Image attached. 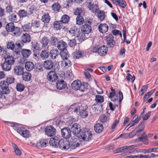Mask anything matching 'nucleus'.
<instances>
[{
	"instance_id": "nucleus-1",
	"label": "nucleus",
	"mask_w": 158,
	"mask_h": 158,
	"mask_svg": "<svg viewBox=\"0 0 158 158\" xmlns=\"http://www.w3.org/2000/svg\"><path fill=\"white\" fill-rule=\"evenodd\" d=\"M5 61L1 64L2 69L5 71H9L10 70L12 65L15 63L14 58L10 56H7L5 58Z\"/></svg>"
},
{
	"instance_id": "nucleus-2",
	"label": "nucleus",
	"mask_w": 158,
	"mask_h": 158,
	"mask_svg": "<svg viewBox=\"0 0 158 158\" xmlns=\"http://www.w3.org/2000/svg\"><path fill=\"white\" fill-rule=\"evenodd\" d=\"M80 136L84 141H88L91 140L92 135L89 129H85L82 131Z\"/></svg>"
},
{
	"instance_id": "nucleus-3",
	"label": "nucleus",
	"mask_w": 158,
	"mask_h": 158,
	"mask_svg": "<svg viewBox=\"0 0 158 158\" xmlns=\"http://www.w3.org/2000/svg\"><path fill=\"white\" fill-rule=\"evenodd\" d=\"M58 145L61 149L67 150L69 148L70 143L69 141L66 139L64 140L61 139L59 140Z\"/></svg>"
},
{
	"instance_id": "nucleus-4",
	"label": "nucleus",
	"mask_w": 158,
	"mask_h": 158,
	"mask_svg": "<svg viewBox=\"0 0 158 158\" xmlns=\"http://www.w3.org/2000/svg\"><path fill=\"white\" fill-rule=\"evenodd\" d=\"M17 132L24 138H28L30 135L29 131L25 128L19 127L16 129Z\"/></svg>"
},
{
	"instance_id": "nucleus-5",
	"label": "nucleus",
	"mask_w": 158,
	"mask_h": 158,
	"mask_svg": "<svg viewBox=\"0 0 158 158\" xmlns=\"http://www.w3.org/2000/svg\"><path fill=\"white\" fill-rule=\"evenodd\" d=\"M105 38L107 44L109 47L113 48L114 46L115 42L114 40V37L112 35L109 34L105 37Z\"/></svg>"
},
{
	"instance_id": "nucleus-6",
	"label": "nucleus",
	"mask_w": 158,
	"mask_h": 158,
	"mask_svg": "<svg viewBox=\"0 0 158 158\" xmlns=\"http://www.w3.org/2000/svg\"><path fill=\"white\" fill-rule=\"evenodd\" d=\"M47 78L48 81L53 82L57 80L58 76L55 71H51L48 73Z\"/></svg>"
},
{
	"instance_id": "nucleus-7",
	"label": "nucleus",
	"mask_w": 158,
	"mask_h": 158,
	"mask_svg": "<svg viewBox=\"0 0 158 158\" xmlns=\"http://www.w3.org/2000/svg\"><path fill=\"white\" fill-rule=\"evenodd\" d=\"M46 134L49 136H52L56 134V129L52 126H48L45 129Z\"/></svg>"
},
{
	"instance_id": "nucleus-8",
	"label": "nucleus",
	"mask_w": 158,
	"mask_h": 158,
	"mask_svg": "<svg viewBox=\"0 0 158 158\" xmlns=\"http://www.w3.org/2000/svg\"><path fill=\"white\" fill-rule=\"evenodd\" d=\"M88 3V8L92 12L95 13L99 10L98 6L96 4H94L91 2Z\"/></svg>"
},
{
	"instance_id": "nucleus-9",
	"label": "nucleus",
	"mask_w": 158,
	"mask_h": 158,
	"mask_svg": "<svg viewBox=\"0 0 158 158\" xmlns=\"http://www.w3.org/2000/svg\"><path fill=\"white\" fill-rule=\"evenodd\" d=\"M72 133L74 135H78L81 131L80 125L77 123H74L72 125L71 128Z\"/></svg>"
},
{
	"instance_id": "nucleus-10",
	"label": "nucleus",
	"mask_w": 158,
	"mask_h": 158,
	"mask_svg": "<svg viewBox=\"0 0 158 158\" xmlns=\"http://www.w3.org/2000/svg\"><path fill=\"white\" fill-rule=\"evenodd\" d=\"M107 47L104 45L99 47L98 51V54L102 56H104L106 55L108 52Z\"/></svg>"
},
{
	"instance_id": "nucleus-11",
	"label": "nucleus",
	"mask_w": 158,
	"mask_h": 158,
	"mask_svg": "<svg viewBox=\"0 0 158 158\" xmlns=\"http://www.w3.org/2000/svg\"><path fill=\"white\" fill-rule=\"evenodd\" d=\"M43 65L46 70H50L53 68L54 64L51 60H47L44 62Z\"/></svg>"
},
{
	"instance_id": "nucleus-12",
	"label": "nucleus",
	"mask_w": 158,
	"mask_h": 158,
	"mask_svg": "<svg viewBox=\"0 0 158 158\" xmlns=\"http://www.w3.org/2000/svg\"><path fill=\"white\" fill-rule=\"evenodd\" d=\"M61 131L62 136L66 139L71 136V131L69 129L64 128L61 129Z\"/></svg>"
},
{
	"instance_id": "nucleus-13",
	"label": "nucleus",
	"mask_w": 158,
	"mask_h": 158,
	"mask_svg": "<svg viewBox=\"0 0 158 158\" xmlns=\"http://www.w3.org/2000/svg\"><path fill=\"white\" fill-rule=\"evenodd\" d=\"M49 42V41L48 38L45 36L44 37L40 40L42 48L43 49L49 48V47L48 45Z\"/></svg>"
},
{
	"instance_id": "nucleus-14",
	"label": "nucleus",
	"mask_w": 158,
	"mask_h": 158,
	"mask_svg": "<svg viewBox=\"0 0 158 158\" xmlns=\"http://www.w3.org/2000/svg\"><path fill=\"white\" fill-rule=\"evenodd\" d=\"M81 30L82 32L88 34L91 31L92 28L89 24H85L81 26Z\"/></svg>"
},
{
	"instance_id": "nucleus-15",
	"label": "nucleus",
	"mask_w": 158,
	"mask_h": 158,
	"mask_svg": "<svg viewBox=\"0 0 158 158\" xmlns=\"http://www.w3.org/2000/svg\"><path fill=\"white\" fill-rule=\"evenodd\" d=\"M80 105L78 103H74L72 105L69 107V110L72 113L77 112L80 110Z\"/></svg>"
},
{
	"instance_id": "nucleus-16",
	"label": "nucleus",
	"mask_w": 158,
	"mask_h": 158,
	"mask_svg": "<svg viewBox=\"0 0 158 158\" xmlns=\"http://www.w3.org/2000/svg\"><path fill=\"white\" fill-rule=\"evenodd\" d=\"M9 85L5 80L2 81L0 83V86L1 89L5 92V94L8 93L9 92Z\"/></svg>"
},
{
	"instance_id": "nucleus-17",
	"label": "nucleus",
	"mask_w": 158,
	"mask_h": 158,
	"mask_svg": "<svg viewBox=\"0 0 158 158\" xmlns=\"http://www.w3.org/2000/svg\"><path fill=\"white\" fill-rule=\"evenodd\" d=\"M59 138L56 136H55L53 138H51L49 141V143L50 145L55 148L58 147V143L59 141Z\"/></svg>"
},
{
	"instance_id": "nucleus-18",
	"label": "nucleus",
	"mask_w": 158,
	"mask_h": 158,
	"mask_svg": "<svg viewBox=\"0 0 158 158\" xmlns=\"http://www.w3.org/2000/svg\"><path fill=\"white\" fill-rule=\"evenodd\" d=\"M109 27L106 23L100 24L98 27V30L100 32L102 33L107 32L108 30Z\"/></svg>"
},
{
	"instance_id": "nucleus-19",
	"label": "nucleus",
	"mask_w": 158,
	"mask_h": 158,
	"mask_svg": "<svg viewBox=\"0 0 158 158\" xmlns=\"http://www.w3.org/2000/svg\"><path fill=\"white\" fill-rule=\"evenodd\" d=\"M23 69L24 68L22 66H16L14 69V72L18 75H21L24 73Z\"/></svg>"
},
{
	"instance_id": "nucleus-20",
	"label": "nucleus",
	"mask_w": 158,
	"mask_h": 158,
	"mask_svg": "<svg viewBox=\"0 0 158 158\" xmlns=\"http://www.w3.org/2000/svg\"><path fill=\"white\" fill-rule=\"evenodd\" d=\"M103 129V125L101 123H97L94 126V129L95 132L98 133L102 132Z\"/></svg>"
},
{
	"instance_id": "nucleus-21",
	"label": "nucleus",
	"mask_w": 158,
	"mask_h": 158,
	"mask_svg": "<svg viewBox=\"0 0 158 158\" xmlns=\"http://www.w3.org/2000/svg\"><path fill=\"white\" fill-rule=\"evenodd\" d=\"M67 47V44L63 40H60L58 42L57 47L61 51L66 49Z\"/></svg>"
},
{
	"instance_id": "nucleus-22",
	"label": "nucleus",
	"mask_w": 158,
	"mask_h": 158,
	"mask_svg": "<svg viewBox=\"0 0 158 158\" xmlns=\"http://www.w3.org/2000/svg\"><path fill=\"white\" fill-rule=\"evenodd\" d=\"M79 32V30L75 26L72 27L69 31V32L72 36H75L78 35Z\"/></svg>"
},
{
	"instance_id": "nucleus-23",
	"label": "nucleus",
	"mask_w": 158,
	"mask_h": 158,
	"mask_svg": "<svg viewBox=\"0 0 158 158\" xmlns=\"http://www.w3.org/2000/svg\"><path fill=\"white\" fill-rule=\"evenodd\" d=\"M59 51L57 49H53L50 51L49 54L51 58L52 59H55L59 56Z\"/></svg>"
},
{
	"instance_id": "nucleus-24",
	"label": "nucleus",
	"mask_w": 158,
	"mask_h": 158,
	"mask_svg": "<svg viewBox=\"0 0 158 158\" xmlns=\"http://www.w3.org/2000/svg\"><path fill=\"white\" fill-rule=\"evenodd\" d=\"M81 82L79 80H76L73 82L71 84L72 89L76 90L79 89L80 85H81Z\"/></svg>"
},
{
	"instance_id": "nucleus-25",
	"label": "nucleus",
	"mask_w": 158,
	"mask_h": 158,
	"mask_svg": "<svg viewBox=\"0 0 158 158\" xmlns=\"http://www.w3.org/2000/svg\"><path fill=\"white\" fill-rule=\"evenodd\" d=\"M56 87L59 89H63L66 87V84L63 80H58L56 83Z\"/></svg>"
},
{
	"instance_id": "nucleus-26",
	"label": "nucleus",
	"mask_w": 158,
	"mask_h": 158,
	"mask_svg": "<svg viewBox=\"0 0 158 158\" xmlns=\"http://www.w3.org/2000/svg\"><path fill=\"white\" fill-rule=\"evenodd\" d=\"M31 36L27 33L23 34L21 37V41L22 43H26L31 41Z\"/></svg>"
},
{
	"instance_id": "nucleus-27",
	"label": "nucleus",
	"mask_w": 158,
	"mask_h": 158,
	"mask_svg": "<svg viewBox=\"0 0 158 158\" xmlns=\"http://www.w3.org/2000/svg\"><path fill=\"white\" fill-rule=\"evenodd\" d=\"M25 67L27 71H30L34 68V65L32 62H27L25 64Z\"/></svg>"
},
{
	"instance_id": "nucleus-28",
	"label": "nucleus",
	"mask_w": 158,
	"mask_h": 158,
	"mask_svg": "<svg viewBox=\"0 0 158 158\" xmlns=\"http://www.w3.org/2000/svg\"><path fill=\"white\" fill-rule=\"evenodd\" d=\"M31 49L33 52H35L37 51L40 50L39 44L37 42H32L31 43Z\"/></svg>"
},
{
	"instance_id": "nucleus-29",
	"label": "nucleus",
	"mask_w": 158,
	"mask_h": 158,
	"mask_svg": "<svg viewBox=\"0 0 158 158\" xmlns=\"http://www.w3.org/2000/svg\"><path fill=\"white\" fill-rule=\"evenodd\" d=\"M22 55L23 57L27 58L29 57L31 53V50L28 49H22L21 51Z\"/></svg>"
},
{
	"instance_id": "nucleus-30",
	"label": "nucleus",
	"mask_w": 158,
	"mask_h": 158,
	"mask_svg": "<svg viewBox=\"0 0 158 158\" xmlns=\"http://www.w3.org/2000/svg\"><path fill=\"white\" fill-rule=\"evenodd\" d=\"M48 142V140L46 139H42L37 143L36 146L38 148H44L46 146Z\"/></svg>"
},
{
	"instance_id": "nucleus-31",
	"label": "nucleus",
	"mask_w": 158,
	"mask_h": 158,
	"mask_svg": "<svg viewBox=\"0 0 158 158\" xmlns=\"http://www.w3.org/2000/svg\"><path fill=\"white\" fill-rule=\"evenodd\" d=\"M49 48L48 49H44V50L41 51L40 56L41 58L44 59H47L49 56L48 51Z\"/></svg>"
},
{
	"instance_id": "nucleus-32",
	"label": "nucleus",
	"mask_w": 158,
	"mask_h": 158,
	"mask_svg": "<svg viewBox=\"0 0 158 158\" xmlns=\"http://www.w3.org/2000/svg\"><path fill=\"white\" fill-rule=\"evenodd\" d=\"M22 75L23 79L25 81H28L31 80V75L29 72H24Z\"/></svg>"
},
{
	"instance_id": "nucleus-33",
	"label": "nucleus",
	"mask_w": 158,
	"mask_h": 158,
	"mask_svg": "<svg viewBox=\"0 0 158 158\" xmlns=\"http://www.w3.org/2000/svg\"><path fill=\"white\" fill-rule=\"evenodd\" d=\"M63 27V24L60 21H56L53 23V27L54 29L56 30H60Z\"/></svg>"
},
{
	"instance_id": "nucleus-34",
	"label": "nucleus",
	"mask_w": 158,
	"mask_h": 158,
	"mask_svg": "<svg viewBox=\"0 0 158 158\" xmlns=\"http://www.w3.org/2000/svg\"><path fill=\"white\" fill-rule=\"evenodd\" d=\"M139 121V118H138L137 115H135L134 118L132 119L131 121L130 122V123L127 126H129L130 124H131L130 127H131L137 124Z\"/></svg>"
},
{
	"instance_id": "nucleus-35",
	"label": "nucleus",
	"mask_w": 158,
	"mask_h": 158,
	"mask_svg": "<svg viewBox=\"0 0 158 158\" xmlns=\"http://www.w3.org/2000/svg\"><path fill=\"white\" fill-rule=\"evenodd\" d=\"M128 147L127 146H123L114 150L113 152L114 153H117L119 152H122L126 151H128Z\"/></svg>"
},
{
	"instance_id": "nucleus-36",
	"label": "nucleus",
	"mask_w": 158,
	"mask_h": 158,
	"mask_svg": "<svg viewBox=\"0 0 158 158\" xmlns=\"http://www.w3.org/2000/svg\"><path fill=\"white\" fill-rule=\"evenodd\" d=\"M83 54V51L81 50H78L74 52L73 56L74 58L78 59L82 56Z\"/></svg>"
},
{
	"instance_id": "nucleus-37",
	"label": "nucleus",
	"mask_w": 158,
	"mask_h": 158,
	"mask_svg": "<svg viewBox=\"0 0 158 158\" xmlns=\"http://www.w3.org/2000/svg\"><path fill=\"white\" fill-rule=\"evenodd\" d=\"M13 31L11 32H12L13 35L14 36H19L21 33V31L20 28L18 27L15 26L13 28Z\"/></svg>"
},
{
	"instance_id": "nucleus-38",
	"label": "nucleus",
	"mask_w": 158,
	"mask_h": 158,
	"mask_svg": "<svg viewBox=\"0 0 158 158\" xmlns=\"http://www.w3.org/2000/svg\"><path fill=\"white\" fill-rule=\"evenodd\" d=\"M50 18V17L48 13H45L42 16L41 20L44 23H47L49 22Z\"/></svg>"
},
{
	"instance_id": "nucleus-39",
	"label": "nucleus",
	"mask_w": 158,
	"mask_h": 158,
	"mask_svg": "<svg viewBox=\"0 0 158 158\" xmlns=\"http://www.w3.org/2000/svg\"><path fill=\"white\" fill-rule=\"evenodd\" d=\"M8 19L10 21L12 22H16L18 21L17 15L15 13L10 14L8 16Z\"/></svg>"
},
{
	"instance_id": "nucleus-40",
	"label": "nucleus",
	"mask_w": 158,
	"mask_h": 158,
	"mask_svg": "<svg viewBox=\"0 0 158 158\" xmlns=\"http://www.w3.org/2000/svg\"><path fill=\"white\" fill-rule=\"evenodd\" d=\"M60 55L64 60L67 59L69 57L68 52L67 49L61 51L60 52Z\"/></svg>"
},
{
	"instance_id": "nucleus-41",
	"label": "nucleus",
	"mask_w": 158,
	"mask_h": 158,
	"mask_svg": "<svg viewBox=\"0 0 158 158\" xmlns=\"http://www.w3.org/2000/svg\"><path fill=\"white\" fill-rule=\"evenodd\" d=\"M14 23H9L6 25V30L9 32H11L13 31V28L15 27Z\"/></svg>"
},
{
	"instance_id": "nucleus-42",
	"label": "nucleus",
	"mask_w": 158,
	"mask_h": 158,
	"mask_svg": "<svg viewBox=\"0 0 158 158\" xmlns=\"http://www.w3.org/2000/svg\"><path fill=\"white\" fill-rule=\"evenodd\" d=\"M85 13L84 10L80 7L77 8L74 12V14L76 15H84Z\"/></svg>"
},
{
	"instance_id": "nucleus-43",
	"label": "nucleus",
	"mask_w": 158,
	"mask_h": 158,
	"mask_svg": "<svg viewBox=\"0 0 158 158\" xmlns=\"http://www.w3.org/2000/svg\"><path fill=\"white\" fill-rule=\"evenodd\" d=\"M12 146L14 148V152L16 155L20 156L22 154L21 151L18 148L16 144L12 143Z\"/></svg>"
},
{
	"instance_id": "nucleus-44",
	"label": "nucleus",
	"mask_w": 158,
	"mask_h": 158,
	"mask_svg": "<svg viewBox=\"0 0 158 158\" xmlns=\"http://www.w3.org/2000/svg\"><path fill=\"white\" fill-rule=\"evenodd\" d=\"M70 20V17L67 15H63L60 19V22L62 23H67Z\"/></svg>"
},
{
	"instance_id": "nucleus-45",
	"label": "nucleus",
	"mask_w": 158,
	"mask_h": 158,
	"mask_svg": "<svg viewBox=\"0 0 158 158\" xmlns=\"http://www.w3.org/2000/svg\"><path fill=\"white\" fill-rule=\"evenodd\" d=\"M15 52L16 54L20 53V49L23 46V44H21L20 43H16L15 44Z\"/></svg>"
},
{
	"instance_id": "nucleus-46",
	"label": "nucleus",
	"mask_w": 158,
	"mask_h": 158,
	"mask_svg": "<svg viewBox=\"0 0 158 158\" xmlns=\"http://www.w3.org/2000/svg\"><path fill=\"white\" fill-rule=\"evenodd\" d=\"M97 13V16L98 19L101 21L104 20L105 19V15L104 12L99 10Z\"/></svg>"
},
{
	"instance_id": "nucleus-47",
	"label": "nucleus",
	"mask_w": 158,
	"mask_h": 158,
	"mask_svg": "<svg viewBox=\"0 0 158 158\" xmlns=\"http://www.w3.org/2000/svg\"><path fill=\"white\" fill-rule=\"evenodd\" d=\"M36 9L34 6L31 5L28 7L27 13L28 15H33Z\"/></svg>"
},
{
	"instance_id": "nucleus-48",
	"label": "nucleus",
	"mask_w": 158,
	"mask_h": 158,
	"mask_svg": "<svg viewBox=\"0 0 158 158\" xmlns=\"http://www.w3.org/2000/svg\"><path fill=\"white\" fill-rule=\"evenodd\" d=\"M76 23L79 25H81L84 22V20L82 15H78L77 16L76 19Z\"/></svg>"
},
{
	"instance_id": "nucleus-49",
	"label": "nucleus",
	"mask_w": 158,
	"mask_h": 158,
	"mask_svg": "<svg viewBox=\"0 0 158 158\" xmlns=\"http://www.w3.org/2000/svg\"><path fill=\"white\" fill-rule=\"evenodd\" d=\"M18 14L20 18L25 17L28 15L27 11L24 10H19L18 11Z\"/></svg>"
},
{
	"instance_id": "nucleus-50",
	"label": "nucleus",
	"mask_w": 158,
	"mask_h": 158,
	"mask_svg": "<svg viewBox=\"0 0 158 158\" xmlns=\"http://www.w3.org/2000/svg\"><path fill=\"white\" fill-rule=\"evenodd\" d=\"M7 48L8 49L13 50L15 48V44L12 41H8L6 43Z\"/></svg>"
},
{
	"instance_id": "nucleus-51",
	"label": "nucleus",
	"mask_w": 158,
	"mask_h": 158,
	"mask_svg": "<svg viewBox=\"0 0 158 158\" xmlns=\"http://www.w3.org/2000/svg\"><path fill=\"white\" fill-rule=\"evenodd\" d=\"M88 89V86L87 83H83V84L81 83V85H80L79 89L78 90L81 92H86Z\"/></svg>"
},
{
	"instance_id": "nucleus-52",
	"label": "nucleus",
	"mask_w": 158,
	"mask_h": 158,
	"mask_svg": "<svg viewBox=\"0 0 158 158\" xmlns=\"http://www.w3.org/2000/svg\"><path fill=\"white\" fill-rule=\"evenodd\" d=\"M52 8L54 11H58L61 8V6L58 3H55L52 5Z\"/></svg>"
},
{
	"instance_id": "nucleus-53",
	"label": "nucleus",
	"mask_w": 158,
	"mask_h": 158,
	"mask_svg": "<svg viewBox=\"0 0 158 158\" xmlns=\"http://www.w3.org/2000/svg\"><path fill=\"white\" fill-rule=\"evenodd\" d=\"M109 98H110L111 100L113 101H116L118 99V95H116V93L114 92H110Z\"/></svg>"
},
{
	"instance_id": "nucleus-54",
	"label": "nucleus",
	"mask_w": 158,
	"mask_h": 158,
	"mask_svg": "<svg viewBox=\"0 0 158 158\" xmlns=\"http://www.w3.org/2000/svg\"><path fill=\"white\" fill-rule=\"evenodd\" d=\"M79 115L81 118H85L88 116V114L86 110H80Z\"/></svg>"
},
{
	"instance_id": "nucleus-55",
	"label": "nucleus",
	"mask_w": 158,
	"mask_h": 158,
	"mask_svg": "<svg viewBox=\"0 0 158 158\" xmlns=\"http://www.w3.org/2000/svg\"><path fill=\"white\" fill-rule=\"evenodd\" d=\"M22 27L23 30L25 31H29L31 29V27L30 23L25 24Z\"/></svg>"
},
{
	"instance_id": "nucleus-56",
	"label": "nucleus",
	"mask_w": 158,
	"mask_h": 158,
	"mask_svg": "<svg viewBox=\"0 0 158 158\" xmlns=\"http://www.w3.org/2000/svg\"><path fill=\"white\" fill-rule=\"evenodd\" d=\"M95 100L97 102L101 103L104 101V98L102 96L97 95L96 96Z\"/></svg>"
},
{
	"instance_id": "nucleus-57",
	"label": "nucleus",
	"mask_w": 158,
	"mask_h": 158,
	"mask_svg": "<svg viewBox=\"0 0 158 158\" xmlns=\"http://www.w3.org/2000/svg\"><path fill=\"white\" fill-rule=\"evenodd\" d=\"M80 145V143L77 141L72 142L71 143V145H70L69 147L71 149H74L78 147Z\"/></svg>"
},
{
	"instance_id": "nucleus-58",
	"label": "nucleus",
	"mask_w": 158,
	"mask_h": 158,
	"mask_svg": "<svg viewBox=\"0 0 158 158\" xmlns=\"http://www.w3.org/2000/svg\"><path fill=\"white\" fill-rule=\"evenodd\" d=\"M31 25L34 28H40V22L37 20H35L31 23Z\"/></svg>"
},
{
	"instance_id": "nucleus-59",
	"label": "nucleus",
	"mask_w": 158,
	"mask_h": 158,
	"mask_svg": "<svg viewBox=\"0 0 158 158\" xmlns=\"http://www.w3.org/2000/svg\"><path fill=\"white\" fill-rule=\"evenodd\" d=\"M85 34H86L82 32V33H79L78 35H77V37H80V41H82L84 40L86 38Z\"/></svg>"
},
{
	"instance_id": "nucleus-60",
	"label": "nucleus",
	"mask_w": 158,
	"mask_h": 158,
	"mask_svg": "<svg viewBox=\"0 0 158 158\" xmlns=\"http://www.w3.org/2000/svg\"><path fill=\"white\" fill-rule=\"evenodd\" d=\"M15 80V79L12 76H10L9 77L7 78L6 81L7 82L8 85L10 84L13 83L14 82V81Z\"/></svg>"
},
{
	"instance_id": "nucleus-61",
	"label": "nucleus",
	"mask_w": 158,
	"mask_h": 158,
	"mask_svg": "<svg viewBox=\"0 0 158 158\" xmlns=\"http://www.w3.org/2000/svg\"><path fill=\"white\" fill-rule=\"evenodd\" d=\"M16 89L18 91L21 92L23 90L24 86L21 83H18L16 85Z\"/></svg>"
},
{
	"instance_id": "nucleus-62",
	"label": "nucleus",
	"mask_w": 158,
	"mask_h": 158,
	"mask_svg": "<svg viewBox=\"0 0 158 158\" xmlns=\"http://www.w3.org/2000/svg\"><path fill=\"white\" fill-rule=\"evenodd\" d=\"M99 48V46L98 45H96L93 46L91 49L92 52L93 53H98V51Z\"/></svg>"
},
{
	"instance_id": "nucleus-63",
	"label": "nucleus",
	"mask_w": 158,
	"mask_h": 158,
	"mask_svg": "<svg viewBox=\"0 0 158 158\" xmlns=\"http://www.w3.org/2000/svg\"><path fill=\"white\" fill-rule=\"evenodd\" d=\"M109 119L108 117L104 114L101 115L100 117V120L102 123L106 122Z\"/></svg>"
},
{
	"instance_id": "nucleus-64",
	"label": "nucleus",
	"mask_w": 158,
	"mask_h": 158,
	"mask_svg": "<svg viewBox=\"0 0 158 158\" xmlns=\"http://www.w3.org/2000/svg\"><path fill=\"white\" fill-rule=\"evenodd\" d=\"M64 61L65 64L64 68H65V69L71 66V61L68 58L64 59Z\"/></svg>"
}]
</instances>
